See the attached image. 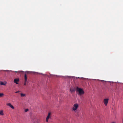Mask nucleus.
I'll return each instance as SVG.
<instances>
[{
    "label": "nucleus",
    "mask_w": 123,
    "mask_h": 123,
    "mask_svg": "<svg viewBox=\"0 0 123 123\" xmlns=\"http://www.w3.org/2000/svg\"><path fill=\"white\" fill-rule=\"evenodd\" d=\"M109 99L106 98L104 100V103L105 106H106L107 105L108 103V102Z\"/></svg>",
    "instance_id": "obj_4"
},
{
    "label": "nucleus",
    "mask_w": 123,
    "mask_h": 123,
    "mask_svg": "<svg viewBox=\"0 0 123 123\" xmlns=\"http://www.w3.org/2000/svg\"><path fill=\"white\" fill-rule=\"evenodd\" d=\"M24 81H27V76L26 74H25L24 76Z\"/></svg>",
    "instance_id": "obj_7"
},
{
    "label": "nucleus",
    "mask_w": 123,
    "mask_h": 123,
    "mask_svg": "<svg viewBox=\"0 0 123 123\" xmlns=\"http://www.w3.org/2000/svg\"><path fill=\"white\" fill-rule=\"evenodd\" d=\"M76 90L78 92V95H81L84 94V92L83 90L81 88H80L78 87L76 88Z\"/></svg>",
    "instance_id": "obj_1"
},
{
    "label": "nucleus",
    "mask_w": 123,
    "mask_h": 123,
    "mask_svg": "<svg viewBox=\"0 0 123 123\" xmlns=\"http://www.w3.org/2000/svg\"><path fill=\"white\" fill-rule=\"evenodd\" d=\"M51 113L50 112L49 113L48 115L46 117V122H48L49 119H51Z\"/></svg>",
    "instance_id": "obj_2"
},
{
    "label": "nucleus",
    "mask_w": 123,
    "mask_h": 123,
    "mask_svg": "<svg viewBox=\"0 0 123 123\" xmlns=\"http://www.w3.org/2000/svg\"><path fill=\"white\" fill-rule=\"evenodd\" d=\"M28 83L27 81H24V85L26 86V83Z\"/></svg>",
    "instance_id": "obj_13"
},
{
    "label": "nucleus",
    "mask_w": 123,
    "mask_h": 123,
    "mask_svg": "<svg viewBox=\"0 0 123 123\" xmlns=\"http://www.w3.org/2000/svg\"><path fill=\"white\" fill-rule=\"evenodd\" d=\"M78 106V104H74V105L73 107L72 108V109L73 111H75L76 110Z\"/></svg>",
    "instance_id": "obj_3"
},
{
    "label": "nucleus",
    "mask_w": 123,
    "mask_h": 123,
    "mask_svg": "<svg viewBox=\"0 0 123 123\" xmlns=\"http://www.w3.org/2000/svg\"><path fill=\"white\" fill-rule=\"evenodd\" d=\"M4 114L3 113V111L2 110L0 111V115H3Z\"/></svg>",
    "instance_id": "obj_8"
},
{
    "label": "nucleus",
    "mask_w": 123,
    "mask_h": 123,
    "mask_svg": "<svg viewBox=\"0 0 123 123\" xmlns=\"http://www.w3.org/2000/svg\"><path fill=\"white\" fill-rule=\"evenodd\" d=\"M111 123H116L115 122H112Z\"/></svg>",
    "instance_id": "obj_17"
},
{
    "label": "nucleus",
    "mask_w": 123,
    "mask_h": 123,
    "mask_svg": "<svg viewBox=\"0 0 123 123\" xmlns=\"http://www.w3.org/2000/svg\"><path fill=\"white\" fill-rule=\"evenodd\" d=\"M4 96V94L3 93H0V97H3Z\"/></svg>",
    "instance_id": "obj_12"
},
{
    "label": "nucleus",
    "mask_w": 123,
    "mask_h": 123,
    "mask_svg": "<svg viewBox=\"0 0 123 123\" xmlns=\"http://www.w3.org/2000/svg\"><path fill=\"white\" fill-rule=\"evenodd\" d=\"M15 72H16V73H17V72H17V71H15Z\"/></svg>",
    "instance_id": "obj_16"
},
{
    "label": "nucleus",
    "mask_w": 123,
    "mask_h": 123,
    "mask_svg": "<svg viewBox=\"0 0 123 123\" xmlns=\"http://www.w3.org/2000/svg\"><path fill=\"white\" fill-rule=\"evenodd\" d=\"M7 105L12 109H13L14 108V107L10 103H7Z\"/></svg>",
    "instance_id": "obj_5"
},
{
    "label": "nucleus",
    "mask_w": 123,
    "mask_h": 123,
    "mask_svg": "<svg viewBox=\"0 0 123 123\" xmlns=\"http://www.w3.org/2000/svg\"><path fill=\"white\" fill-rule=\"evenodd\" d=\"M28 110V109H26L25 110V112H26Z\"/></svg>",
    "instance_id": "obj_14"
},
{
    "label": "nucleus",
    "mask_w": 123,
    "mask_h": 123,
    "mask_svg": "<svg viewBox=\"0 0 123 123\" xmlns=\"http://www.w3.org/2000/svg\"><path fill=\"white\" fill-rule=\"evenodd\" d=\"M21 97H23L25 96V94H23L22 93H21L20 94Z\"/></svg>",
    "instance_id": "obj_10"
},
{
    "label": "nucleus",
    "mask_w": 123,
    "mask_h": 123,
    "mask_svg": "<svg viewBox=\"0 0 123 123\" xmlns=\"http://www.w3.org/2000/svg\"><path fill=\"white\" fill-rule=\"evenodd\" d=\"M0 85H6V84L2 82H0Z\"/></svg>",
    "instance_id": "obj_11"
},
{
    "label": "nucleus",
    "mask_w": 123,
    "mask_h": 123,
    "mask_svg": "<svg viewBox=\"0 0 123 123\" xmlns=\"http://www.w3.org/2000/svg\"><path fill=\"white\" fill-rule=\"evenodd\" d=\"M19 81V79L18 78H16L14 79V82L16 84H18V82Z\"/></svg>",
    "instance_id": "obj_6"
},
{
    "label": "nucleus",
    "mask_w": 123,
    "mask_h": 123,
    "mask_svg": "<svg viewBox=\"0 0 123 123\" xmlns=\"http://www.w3.org/2000/svg\"><path fill=\"white\" fill-rule=\"evenodd\" d=\"M7 71H9V70H7Z\"/></svg>",
    "instance_id": "obj_18"
},
{
    "label": "nucleus",
    "mask_w": 123,
    "mask_h": 123,
    "mask_svg": "<svg viewBox=\"0 0 123 123\" xmlns=\"http://www.w3.org/2000/svg\"><path fill=\"white\" fill-rule=\"evenodd\" d=\"M70 92H73L74 91V88H71L70 89Z\"/></svg>",
    "instance_id": "obj_9"
},
{
    "label": "nucleus",
    "mask_w": 123,
    "mask_h": 123,
    "mask_svg": "<svg viewBox=\"0 0 123 123\" xmlns=\"http://www.w3.org/2000/svg\"><path fill=\"white\" fill-rule=\"evenodd\" d=\"M20 91H17V92H16L15 93H17L19 92H20Z\"/></svg>",
    "instance_id": "obj_15"
}]
</instances>
